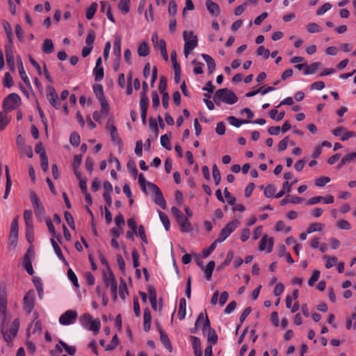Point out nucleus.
Returning <instances> with one entry per match:
<instances>
[{
	"mask_svg": "<svg viewBox=\"0 0 356 356\" xmlns=\"http://www.w3.org/2000/svg\"><path fill=\"white\" fill-rule=\"evenodd\" d=\"M11 320L7 309V293L5 284L0 285V327L6 325Z\"/></svg>",
	"mask_w": 356,
	"mask_h": 356,
	"instance_id": "obj_1",
	"label": "nucleus"
},
{
	"mask_svg": "<svg viewBox=\"0 0 356 356\" xmlns=\"http://www.w3.org/2000/svg\"><path fill=\"white\" fill-rule=\"evenodd\" d=\"M237 101L238 97L236 94L228 88L218 90L213 96V102L217 105H220L221 102H224L227 104H234Z\"/></svg>",
	"mask_w": 356,
	"mask_h": 356,
	"instance_id": "obj_2",
	"label": "nucleus"
},
{
	"mask_svg": "<svg viewBox=\"0 0 356 356\" xmlns=\"http://www.w3.org/2000/svg\"><path fill=\"white\" fill-rule=\"evenodd\" d=\"M19 327V318L14 319L10 325L8 323L6 325L1 326L0 329L3 338L8 345L12 343L13 339L17 336Z\"/></svg>",
	"mask_w": 356,
	"mask_h": 356,
	"instance_id": "obj_3",
	"label": "nucleus"
},
{
	"mask_svg": "<svg viewBox=\"0 0 356 356\" xmlns=\"http://www.w3.org/2000/svg\"><path fill=\"white\" fill-rule=\"evenodd\" d=\"M183 38L185 41L184 47V54L187 58L191 53L198 44L197 36L193 31H185L183 33Z\"/></svg>",
	"mask_w": 356,
	"mask_h": 356,
	"instance_id": "obj_4",
	"label": "nucleus"
},
{
	"mask_svg": "<svg viewBox=\"0 0 356 356\" xmlns=\"http://www.w3.org/2000/svg\"><path fill=\"white\" fill-rule=\"evenodd\" d=\"M21 104V98L16 93H10L3 101V108L5 111H11L18 108Z\"/></svg>",
	"mask_w": 356,
	"mask_h": 356,
	"instance_id": "obj_5",
	"label": "nucleus"
},
{
	"mask_svg": "<svg viewBox=\"0 0 356 356\" xmlns=\"http://www.w3.org/2000/svg\"><path fill=\"white\" fill-rule=\"evenodd\" d=\"M30 199L36 217L40 221H42L45 215V210L43 206L40 202L37 195L33 191L30 193Z\"/></svg>",
	"mask_w": 356,
	"mask_h": 356,
	"instance_id": "obj_6",
	"label": "nucleus"
},
{
	"mask_svg": "<svg viewBox=\"0 0 356 356\" xmlns=\"http://www.w3.org/2000/svg\"><path fill=\"white\" fill-rule=\"evenodd\" d=\"M239 225V221L237 220L228 222L226 226L221 230L217 241L223 242Z\"/></svg>",
	"mask_w": 356,
	"mask_h": 356,
	"instance_id": "obj_7",
	"label": "nucleus"
},
{
	"mask_svg": "<svg viewBox=\"0 0 356 356\" xmlns=\"http://www.w3.org/2000/svg\"><path fill=\"white\" fill-rule=\"evenodd\" d=\"M203 334L207 337V341L211 345L216 344L218 341V335L216 331L211 327L210 321L206 316L204 327H202Z\"/></svg>",
	"mask_w": 356,
	"mask_h": 356,
	"instance_id": "obj_8",
	"label": "nucleus"
},
{
	"mask_svg": "<svg viewBox=\"0 0 356 356\" xmlns=\"http://www.w3.org/2000/svg\"><path fill=\"white\" fill-rule=\"evenodd\" d=\"M35 305V292L33 290H29L24 296L23 299L24 309L26 313L30 314Z\"/></svg>",
	"mask_w": 356,
	"mask_h": 356,
	"instance_id": "obj_9",
	"label": "nucleus"
},
{
	"mask_svg": "<svg viewBox=\"0 0 356 356\" xmlns=\"http://www.w3.org/2000/svg\"><path fill=\"white\" fill-rule=\"evenodd\" d=\"M47 98L50 104L56 109L60 108V100L54 88L49 86L47 88Z\"/></svg>",
	"mask_w": 356,
	"mask_h": 356,
	"instance_id": "obj_10",
	"label": "nucleus"
},
{
	"mask_svg": "<svg viewBox=\"0 0 356 356\" xmlns=\"http://www.w3.org/2000/svg\"><path fill=\"white\" fill-rule=\"evenodd\" d=\"M34 257V251L30 248L27 250L23 259L22 265L26 272L32 275L34 273V270L32 266L31 260Z\"/></svg>",
	"mask_w": 356,
	"mask_h": 356,
	"instance_id": "obj_11",
	"label": "nucleus"
},
{
	"mask_svg": "<svg viewBox=\"0 0 356 356\" xmlns=\"http://www.w3.org/2000/svg\"><path fill=\"white\" fill-rule=\"evenodd\" d=\"M104 281L105 285L107 287H110L112 294L113 295V298H117V289L118 284L117 282L115 279V277L112 273H109L108 274H104Z\"/></svg>",
	"mask_w": 356,
	"mask_h": 356,
	"instance_id": "obj_12",
	"label": "nucleus"
},
{
	"mask_svg": "<svg viewBox=\"0 0 356 356\" xmlns=\"http://www.w3.org/2000/svg\"><path fill=\"white\" fill-rule=\"evenodd\" d=\"M77 318V312L74 310H67L59 317V323L64 325L73 323Z\"/></svg>",
	"mask_w": 356,
	"mask_h": 356,
	"instance_id": "obj_13",
	"label": "nucleus"
},
{
	"mask_svg": "<svg viewBox=\"0 0 356 356\" xmlns=\"http://www.w3.org/2000/svg\"><path fill=\"white\" fill-rule=\"evenodd\" d=\"M18 216H15L13 220L9 236L10 242L14 245H16L18 238Z\"/></svg>",
	"mask_w": 356,
	"mask_h": 356,
	"instance_id": "obj_14",
	"label": "nucleus"
},
{
	"mask_svg": "<svg viewBox=\"0 0 356 356\" xmlns=\"http://www.w3.org/2000/svg\"><path fill=\"white\" fill-rule=\"evenodd\" d=\"M273 238L272 237L268 238V236L265 234L261 238L259 244V250L264 251L266 250L267 252H270L273 250Z\"/></svg>",
	"mask_w": 356,
	"mask_h": 356,
	"instance_id": "obj_15",
	"label": "nucleus"
},
{
	"mask_svg": "<svg viewBox=\"0 0 356 356\" xmlns=\"http://www.w3.org/2000/svg\"><path fill=\"white\" fill-rule=\"evenodd\" d=\"M334 201V198L333 195H327L326 197L323 196H316L310 198L307 202V204L308 205H314L316 204L321 202H323L324 204H332Z\"/></svg>",
	"mask_w": 356,
	"mask_h": 356,
	"instance_id": "obj_16",
	"label": "nucleus"
},
{
	"mask_svg": "<svg viewBox=\"0 0 356 356\" xmlns=\"http://www.w3.org/2000/svg\"><path fill=\"white\" fill-rule=\"evenodd\" d=\"M5 53L6 57L7 64L12 72L15 71V58L13 51V47L10 45L5 46Z\"/></svg>",
	"mask_w": 356,
	"mask_h": 356,
	"instance_id": "obj_17",
	"label": "nucleus"
},
{
	"mask_svg": "<svg viewBox=\"0 0 356 356\" xmlns=\"http://www.w3.org/2000/svg\"><path fill=\"white\" fill-rule=\"evenodd\" d=\"M102 60L99 57L96 60V65L94 68V75L95 81H101L104 78V68L102 66Z\"/></svg>",
	"mask_w": 356,
	"mask_h": 356,
	"instance_id": "obj_18",
	"label": "nucleus"
},
{
	"mask_svg": "<svg viewBox=\"0 0 356 356\" xmlns=\"http://www.w3.org/2000/svg\"><path fill=\"white\" fill-rule=\"evenodd\" d=\"M17 62L18 70H19V73L21 79L24 82V83L26 85V86L31 87V82L29 81L28 76L26 74L25 70H24L21 57H19V56L17 57Z\"/></svg>",
	"mask_w": 356,
	"mask_h": 356,
	"instance_id": "obj_19",
	"label": "nucleus"
},
{
	"mask_svg": "<svg viewBox=\"0 0 356 356\" xmlns=\"http://www.w3.org/2000/svg\"><path fill=\"white\" fill-rule=\"evenodd\" d=\"M177 223L180 227V229L182 232H189L192 230L191 225L184 216H183L181 218L177 220Z\"/></svg>",
	"mask_w": 356,
	"mask_h": 356,
	"instance_id": "obj_20",
	"label": "nucleus"
},
{
	"mask_svg": "<svg viewBox=\"0 0 356 356\" xmlns=\"http://www.w3.org/2000/svg\"><path fill=\"white\" fill-rule=\"evenodd\" d=\"M159 332L160 333V339L163 345L165 346L166 349H168L170 352L172 351V346L170 341L167 335V334L163 331L161 326H159Z\"/></svg>",
	"mask_w": 356,
	"mask_h": 356,
	"instance_id": "obj_21",
	"label": "nucleus"
},
{
	"mask_svg": "<svg viewBox=\"0 0 356 356\" xmlns=\"http://www.w3.org/2000/svg\"><path fill=\"white\" fill-rule=\"evenodd\" d=\"M143 329L145 332H149L151 327L152 316L149 308H145L143 314Z\"/></svg>",
	"mask_w": 356,
	"mask_h": 356,
	"instance_id": "obj_22",
	"label": "nucleus"
},
{
	"mask_svg": "<svg viewBox=\"0 0 356 356\" xmlns=\"http://www.w3.org/2000/svg\"><path fill=\"white\" fill-rule=\"evenodd\" d=\"M191 339L193 344V348L195 356H202L201 342L198 337L191 336Z\"/></svg>",
	"mask_w": 356,
	"mask_h": 356,
	"instance_id": "obj_23",
	"label": "nucleus"
},
{
	"mask_svg": "<svg viewBox=\"0 0 356 356\" xmlns=\"http://www.w3.org/2000/svg\"><path fill=\"white\" fill-rule=\"evenodd\" d=\"M321 67L322 63L321 62H315L310 65L306 64V69L304 71V74L305 75L315 74Z\"/></svg>",
	"mask_w": 356,
	"mask_h": 356,
	"instance_id": "obj_24",
	"label": "nucleus"
},
{
	"mask_svg": "<svg viewBox=\"0 0 356 356\" xmlns=\"http://www.w3.org/2000/svg\"><path fill=\"white\" fill-rule=\"evenodd\" d=\"M206 6L209 12L213 15L218 16L220 13V8L217 3L213 2L211 0H207L206 1Z\"/></svg>",
	"mask_w": 356,
	"mask_h": 356,
	"instance_id": "obj_25",
	"label": "nucleus"
},
{
	"mask_svg": "<svg viewBox=\"0 0 356 356\" xmlns=\"http://www.w3.org/2000/svg\"><path fill=\"white\" fill-rule=\"evenodd\" d=\"M202 57L207 64L209 73H213L216 68V62L213 58L209 55L205 54H202Z\"/></svg>",
	"mask_w": 356,
	"mask_h": 356,
	"instance_id": "obj_26",
	"label": "nucleus"
},
{
	"mask_svg": "<svg viewBox=\"0 0 356 356\" xmlns=\"http://www.w3.org/2000/svg\"><path fill=\"white\" fill-rule=\"evenodd\" d=\"M106 129L110 131L112 140L120 142L117 129L113 123L108 122L106 124Z\"/></svg>",
	"mask_w": 356,
	"mask_h": 356,
	"instance_id": "obj_27",
	"label": "nucleus"
},
{
	"mask_svg": "<svg viewBox=\"0 0 356 356\" xmlns=\"http://www.w3.org/2000/svg\"><path fill=\"white\" fill-rule=\"evenodd\" d=\"M154 201L155 204L160 206L163 209H166V202L161 190L154 193Z\"/></svg>",
	"mask_w": 356,
	"mask_h": 356,
	"instance_id": "obj_28",
	"label": "nucleus"
},
{
	"mask_svg": "<svg viewBox=\"0 0 356 356\" xmlns=\"http://www.w3.org/2000/svg\"><path fill=\"white\" fill-rule=\"evenodd\" d=\"M186 314V301L184 298H181L179 301L177 316L180 320H183Z\"/></svg>",
	"mask_w": 356,
	"mask_h": 356,
	"instance_id": "obj_29",
	"label": "nucleus"
},
{
	"mask_svg": "<svg viewBox=\"0 0 356 356\" xmlns=\"http://www.w3.org/2000/svg\"><path fill=\"white\" fill-rule=\"evenodd\" d=\"M215 268V262L214 261H210L206 267L202 266V270H204L206 276V279L207 280H210L211 278L212 273Z\"/></svg>",
	"mask_w": 356,
	"mask_h": 356,
	"instance_id": "obj_30",
	"label": "nucleus"
},
{
	"mask_svg": "<svg viewBox=\"0 0 356 356\" xmlns=\"http://www.w3.org/2000/svg\"><path fill=\"white\" fill-rule=\"evenodd\" d=\"M113 54L117 57V60L119 62L121 57V39L119 36L115 38L113 44Z\"/></svg>",
	"mask_w": 356,
	"mask_h": 356,
	"instance_id": "obj_31",
	"label": "nucleus"
},
{
	"mask_svg": "<svg viewBox=\"0 0 356 356\" xmlns=\"http://www.w3.org/2000/svg\"><path fill=\"white\" fill-rule=\"evenodd\" d=\"M10 118L8 115V112L3 111L0 112V131H2L8 125Z\"/></svg>",
	"mask_w": 356,
	"mask_h": 356,
	"instance_id": "obj_32",
	"label": "nucleus"
},
{
	"mask_svg": "<svg viewBox=\"0 0 356 356\" xmlns=\"http://www.w3.org/2000/svg\"><path fill=\"white\" fill-rule=\"evenodd\" d=\"M54 45L52 40L47 38L44 40L42 49L44 54L52 53L54 51Z\"/></svg>",
	"mask_w": 356,
	"mask_h": 356,
	"instance_id": "obj_33",
	"label": "nucleus"
},
{
	"mask_svg": "<svg viewBox=\"0 0 356 356\" xmlns=\"http://www.w3.org/2000/svg\"><path fill=\"white\" fill-rule=\"evenodd\" d=\"M149 53V47L147 42H141L138 48V54L140 56H147Z\"/></svg>",
	"mask_w": 356,
	"mask_h": 356,
	"instance_id": "obj_34",
	"label": "nucleus"
},
{
	"mask_svg": "<svg viewBox=\"0 0 356 356\" xmlns=\"http://www.w3.org/2000/svg\"><path fill=\"white\" fill-rule=\"evenodd\" d=\"M6 189L3 195V199H7L8 194L10 191L12 181L9 174V170L8 166H6Z\"/></svg>",
	"mask_w": 356,
	"mask_h": 356,
	"instance_id": "obj_35",
	"label": "nucleus"
},
{
	"mask_svg": "<svg viewBox=\"0 0 356 356\" xmlns=\"http://www.w3.org/2000/svg\"><path fill=\"white\" fill-rule=\"evenodd\" d=\"M101 327V322L98 318L92 319L86 327L88 330L94 332L95 334L98 333Z\"/></svg>",
	"mask_w": 356,
	"mask_h": 356,
	"instance_id": "obj_36",
	"label": "nucleus"
},
{
	"mask_svg": "<svg viewBox=\"0 0 356 356\" xmlns=\"http://www.w3.org/2000/svg\"><path fill=\"white\" fill-rule=\"evenodd\" d=\"M33 213L30 209H26L24 211V220L25 221L26 227H33Z\"/></svg>",
	"mask_w": 356,
	"mask_h": 356,
	"instance_id": "obj_37",
	"label": "nucleus"
},
{
	"mask_svg": "<svg viewBox=\"0 0 356 356\" xmlns=\"http://www.w3.org/2000/svg\"><path fill=\"white\" fill-rule=\"evenodd\" d=\"M292 186H293V183L289 184L288 181H286L283 184L282 189L280 191H279L275 195V197L276 198H280V197H282L285 194L286 192L289 193L291 190Z\"/></svg>",
	"mask_w": 356,
	"mask_h": 356,
	"instance_id": "obj_38",
	"label": "nucleus"
},
{
	"mask_svg": "<svg viewBox=\"0 0 356 356\" xmlns=\"http://www.w3.org/2000/svg\"><path fill=\"white\" fill-rule=\"evenodd\" d=\"M324 228V225L320 222H314L307 227V233L311 234L315 232H321Z\"/></svg>",
	"mask_w": 356,
	"mask_h": 356,
	"instance_id": "obj_39",
	"label": "nucleus"
},
{
	"mask_svg": "<svg viewBox=\"0 0 356 356\" xmlns=\"http://www.w3.org/2000/svg\"><path fill=\"white\" fill-rule=\"evenodd\" d=\"M97 9V3L94 2L87 8L86 17L88 19H91L94 17Z\"/></svg>",
	"mask_w": 356,
	"mask_h": 356,
	"instance_id": "obj_40",
	"label": "nucleus"
},
{
	"mask_svg": "<svg viewBox=\"0 0 356 356\" xmlns=\"http://www.w3.org/2000/svg\"><path fill=\"white\" fill-rule=\"evenodd\" d=\"M51 243L52 247L55 251V253L56 254L60 260L65 261V257L62 253V251H61L59 245H58V243L56 242V241L54 238H51Z\"/></svg>",
	"mask_w": 356,
	"mask_h": 356,
	"instance_id": "obj_41",
	"label": "nucleus"
},
{
	"mask_svg": "<svg viewBox=\"0 0 356 356\" xmlns=\"http://www.w3.org/2000/svg\"><path fill=\"white\" fill-rule=\"evenodd\" d=\"M159 214L160 220H161V222L163 223V225L165 227V229L166 231H168L170 229V220H169L168 216L162 211H159Z\"/></svg>",
	"mask_w": 356,
	"mask_h": 356,
	"instance_id": "obj_42",
	"label": "nucleus"
},
{
	"mask_svg": "<svg viewBox=\"0 0 356 356\" xmlns=\"http://www.w3.org/2000/svg\"><path fill=\"white\" fill-rule=\"evenodd\" d=\"M336 226L339 229H343V230H349L351 229L350 223L348 220H344V219H341V220H339L338 221H337Z\"/></svg>",
	"mask_w": 356,
	"mask_h": 356,
	"instance_id": "obj_43",
	"label": "nucleus"
},
{
	"mask_svg": "<svg viewBox=\"0 0 356 356\" xmlns=\"http://www.w3.org/2000/svg\"><path fill=\"white\" fill-rule=\"evenodd\" d=\"M228 122L236 127H239L242 124L248 123V120H241L234 116H229L227 118Z\"/></svg>",
	"mask_w": 356,
	"mask_h": 356,
	"instance_id": "obj_44",
	"label": "nucleus"
},
{
	"mask_svg": "<svg viewBox=\"0 0 356 356\" xmlns=\"http://www.w3.org/2000/svg\"><path fill=\"white\" fill-rule=\"evenodd\" d=\"M129 2L130 0H120L118 8L124 14H127L129 11Z\"/></svg>",
	"mask_w": 356,
	"mask_h": 356,
	"instance_id": "obj_45",
	"label": "nucleus"
},
{
	"mask_svg": "<svg viewBox=\"0 0 356 356\" xmlns=\"http://www.w3.org/2000/svg\"><path fill=\"white\" fill-rule=\"evenodd\" d=\"M92 317L89 313H85L80 318V323L84 327H87L89 323L92 321Z\"/></svg>",
	"mask_w": 356,
	"mask_h": 356,
	"instance_id": "obj_46",
	"label": "nucleus"
},
{
	"mask_svg": "<svg viewBox=\"0 0 356 356\" xmlns=\"http://www.w3.org/2000/svg\"><path fill=\"white\" fill-rule=\"evenodd\" d=\"M353 324V328L356 329V313L352 314L350 317L347 318L346 328L350 330Z\"/></svg>",
	"mask_w": 356,
	"mask_h": 356,
	"instance_id": "obj_47",
	"label": "nucleus"
},
{
	"mask_svg": "<svg viewBox=\"0 0 356 356\" xmlns=\"http://www.w3.org/2000/svg\"><path fill=\"white\" fill-rule=\"evenodd\" d=\"M212 174L216 185H218L220 182V172L216 164L212 167Z\"/></svg>",
	"mask_w": 356,
	"mask_h": 356,
	"instance_id": "obj_48",
	"label": "nucleus"
},
{
	"mask_svg": "<svg viewBox=\"0 0 356 356\" xmlns=\"http://www.w3.org/2000/svg\"><path fill=\"white\" fill-rule=\"evenodd\" d=\"M275 191H276V188H275V185L268 184L265 188L264 195L267 198H270V197H272L275 195Z\"/></svg>",
	"mask_w": 356,
	"mask_h": 356,
	"instance_id": "obj_49",
	"label": "nucleus"
},
{
	"mask_svg": "<svg viewBox=\"0 0 356 356\" xmlns=\"http://www.w3.org/2000/svg\"><path fill=\"white\" fill-rule=\"evenodd\" d=\"M93 90L98 99L105 97L104 95L103 86L100 84L93 86Z\"/></svg>",
	"mask_w": 356,
	"mask_h": 356,
	"instance_id": "obj_50",
	"label": "nucleus"
},
{
	"mask_svg": "<svg viewBox=\"0 0 356 356\" xmlns=\"http://www.w3.org/2000/svg\"><path fill=\"white\" fill-rule=\"evenodd\" d=\"M161 145L168 150H170L172 149L170 139L167 134H164L161 137Z\"/></svg>",
	"mask_w": 356,
	"mask_h": 356,
	"instance_id": "obj_51",
	"label": "nucleus"
},
{
	"mask_svg": "<svg viewBox=\"0 0 356 356\" xmlns=\"http://www.w3.org/2000/svg\"><path fill=\"white\" fill-rule=\"evenodd\" d=\"M95 39V33L92 30H90L88 32L86 38V43L88 46L93 47L92 44L94 43Z\"/></svg>",
	"mask_w": 356,
	"mask_h": 356,
	"instance_id": "obj_52",
	"label": "nucleus"
},
{
	"mask_svg": "<svg viewBox=\"0 0 356 356\" xmlns=\"http://www.w3.org/2000/svg\"><path fill=\"white\" fill-rule=\"evenodd\" d=\"M149 104V99L145 93H141L140 99V109H147Z\"/></svg>",
	"mask_w": 356,
	"mask_h": 356,
	"instance_id": "obj_53",
	"label": "nucleus"
},
{
	"mask_svg": "<svg viewBox=\"0 0 356 356\" xmlns=\"http://www.w3.org/2000/svg\"><path fill=\"white\" fill-rule=\"evenodd\" d=\"M224 195L227 203L230 205H234L236 202V198L234 197L228 191L227 188H225L224 189Z\"/></svg>",
	"mask_w": 356,
	"mask_h": 356,
	"instance_id": "obj_54",
	"label": "nucleus"
},
{
	"mask_svg": "<svg viewBox=\"0 0 356 356\" xmlns=\"http://www.w3.org/2000/svg\"><path fill=\"white\" fill-rule=\"evenodd\" d=\"M307 29L311 33H318L321 31L320 26L314 22L309 23L307 26Z\"/></svg>",
	"mask_w": 356,
	"mask_h": 356,
	"instance_id": "obj_55",
	"label": "nucleus"
},
{
	"mask_svg": "<svg viewBox=\"0 0 356 356\" xmlns=\"http://www.w3.org/2000/svg\"><path fill=\"white\" fill-rule=\"evenodd\" d=\"M70 142L73 146H78L80 143V136L76 132H72L70 137Z\"/></svg>",
	"mask_w": 356,
	"mask_h": 356,
	"instance_id": "obj_56",
	"label": "nucleus"
},
{
	"mask_svg": "<svg viewBox=\"0 0 356 356\" xmlns=\"http://www.w3.org/2000/svg\"><path fill=\"white\" fill-rule=\"evenodd\" d=\"M330 181V179L328 177H321L315 180V184L316 186L323 187L326 184Z\"/></svg>",
	"mask_w": 356,
	"mask_h": 356,
	"instance_id": "obj_57",
	"label": "nucleus"
},
{
	"mask_svg": "<svg viewBox=\"0 0 356 356\" xmlns=\"http://www.w3.org/2000/svg\"><path fill=\"white\" fill-rule=\"evenodd\" d=\"M3 83L6 88H10L13 85V78L9 72L5 74Z\"/></svg>",
	"mask_w": 356,
	"mask_h": 356,
	"instance_id": "obj_58",
	"label": "nucleus"
},
{
	"mask_svg": "<svg viewBox=\"0 0 356 356\" xmlns=\"http://www.w3.org/2000/svg\"><path fill=\"white\" fill-rule=\"evenodd\" d=\"M257 56H261L265 59H267L270 54V51L268 49H266L264 46H260L257 49Z\"/></svg>",
	"mask_w": 356,
	"mask_h": 356,
	"instance_id": "obj_59",
	"label": "nucleus"
},
{
	"mask_svg": "<svg viewBox=\"0 0 356 356\" xmlns=\"http://www.w3.org/2000/svg\"><path fill=\"white\" fill-rule=\"evenodd\" d=\"M99 101L100 102L101 107H102V110H101L102 113L104 115H106L109 110V105H108L106 98L104 97V98L99 99Z\"/></svg>",
	"mask_w": 356,
	"mask_h": 356,
	"instance_id": "obj_60",
	"label": "nucleus"
},
{
	"mask_svg": "<svg viewBox=\"0 0 356 356\" xmlns=\"http://www.w3.org/2000/svg\"><path fill=\"white\" fill-rule=\"evenodd\" d=\"M356 159V152H352L348 154L342 158V164H347L352 161H354Z\"/></svg>",
	"mask_w": 356,
	"mask_h": 356,
	"instance_id": "obj_61",
	"label": "nucleus"
},
{
	"mask_svg": "<svg viewBox=\"0 0 356 356\" xmlns=\"http://www.w3.org/2000/svg\"><path fill=\"white\" fill-rule=\"evenodd\" d=\"M320 273H321L320 271L318 270H315L313 272L312 277L309 278V280L308 281V284L309 286H313L315 284V282L318 280L319 277H320Z\"/></svg>",
	"mask_w": 356,
	"mask_h": 356,
	"instance_id": "obj_62",
	"label": "nucleus"
},
{
	"mask_svg": "<svg viewBox=\"0 0 356 356\" xmlns=\"http://www.w3.org/2000/svg\"><path fill=\"white\" fill-rule=\"evenodd\" d=\"M26 238L29 243H32L33 242V227H26Z\"/></svg>",
	"mask_w": 356,
	"mask_h": 356,
	"instance_id": "obj_63",
	"label": "nucleus"
},
{
	"mask_svg": "<svg viewBox=\"0 0 356 356\" xmlns=\"http://www.w3.org/2000/svg\"><path fill=\"white\" fill-rule=\"evenodd\" d=\"M332 8V5L330 3H324L319 9L316 11L317 15H322L325 13L327 11L330 10Z\"/></svg>",
	"mask_w": 356,
	"mask_h": 356,
	"instance_id": "obj_64",
	"label": "nucleus"
}]
</instances>
